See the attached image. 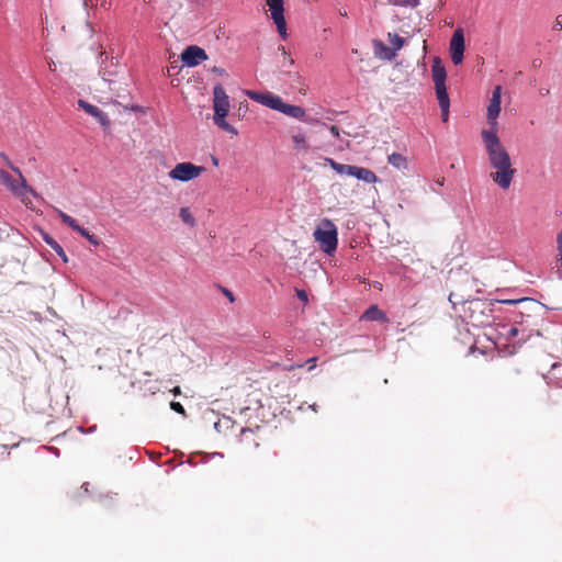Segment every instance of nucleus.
I'll use <instances>...</instances> for the list:
<instances>
[{
  "instance_id": "obj_7",
  "label": "nucleus",
  "mask_w": 562,
  "mask_h": 562,
  "mask_svg": "<svg viewBox=\"0 0 562 562\" xmlns=\"http://www.w3.org/2000/svg\"><path fill=\"white\" fill-rule=\"evenodd\" d=\"M205 171L202 166L192 162H179L168 173L172 180L187 182L200 177Z\"/></svg>"
},
{
  "instance_id": "obj_10",
  "label": "nucleus",
  "mask_w": 562,
  "mask_h": 562,
  "mask_svg": "<svg viewBox=\"0 0 562 562\" xmlns=\"http://www.w3.org/2000/svg\"><path fill=\"white\" fill-rule=\"evenodd\" d=\"M57 213H58V216L60 217V220L63 221V223H65L70 228H72L75 232L80 234L90 244H92L93 246L100 245V240L94 235H91L85 227L80 226L74 217H71L70 215H68L67 213H65L60 210H57Z\"/></svg>"
},
{
  "instance_id": "obj_2",
  "label": "nucleus",
  "mask_w": 562,
  "mask_h": 562,
  "mask_svg": "<svg viewBox=\"0 0 562 562\" xmlns=\"http://www.w3.org/2000/svg\"><path fill=\"white\" fill-rule=\"evenodd\" d=\"M431 78L435 85V92L441 111V120L443 123H447L450 113V99L446 86L447 71L439 57H435L432 60Z\"/></svg>"
},
{
  "instance_id": "obj_37",
  "label": "nucleus",
  "mask_w": 562,
  "mask_h": 562,
  "mask_svg": "<svg viewBox=\"0 0 562 562\" xmlns=\"http://www.w3.org/2000/svg\"><path fill=\"white\" fill-rule=\"evenodd\" d=\"M213 71H214V72H216V74H218V75H224V74H225V70H224V69H222V68H218V67H214V68H213Z\"/></svg>"
},
{
  "instance_id": "obj_12",
  "label": "nucleus",
  "mask_w": 562,
  "mask_h": 562,
  "mask_svg": "<svg viewBox=\"0 0 562 562\" xmlns=\"http://www.w3.org/2000/svg\"><path fill=\"white\" fill-rule=\"evenodd\" d=\"M78 105L86 112L88 113L89 115L95 117L98 120V122L104 126V127H109L110 126V120L108 117V115L102 112L98 106L95 105H92L90 103H88L87 101L85 100H79L78 101Z\"/></svg>"
},
{
  "instance_id": "obj_36",
  "label": "nucleus",
  "mask_w": 562,
  "mask_h": 562,
  "mask_svg": "<svg viewBox=\"0 0 562 562\" xmlns=\"http://www.w3.org/2000/svg\"><path fill=\"white\" fill-rule=\"evenodd\" d=\"M241 435H243V437H244V438H248L249 436H252V435H254V432H252V430H250V429H247V430H245V429H244V430L241 431Z\"/></svg>"
},
{
  "instance_id": "obj_14",
  "label": "nucleus",
  "mask_w": 562,
  "mask_h": 562,
  "mask_svg": "<svg viewBox=\"0 0 562 562\" xmlns=\"http://www.w3.org/2000/svg\"><path fill=\"white\" fill-rule=\"evenodd\" d=\"M361 319L370 321V322H389L386 314L378 307V305H371L362 314Z\"/></svg>"
},
{
  "instance_id": "obj_29",
  "label": "nucleus",
  "mask_w": 562,
  "mask_h": 562,
  "mask_svg": "<svg viewBox=\"0 0 562 562\" xmlns=\"http://www.w3.org/2000/svg\"><path fill=\"white\" fill-rule=\"evenodd\" d=\"M317 358L313 357L306 361V364H308V370H313L316 367Z\"/></svg>"
},
{
  "instance_id": "obj_9",
  "label": "nucleus",
  "mask_w": 562,
  "mask_h": 562,
  "mask_svg": "<svg viewBox=\"0 0 562 562\" xmlns=\"http://www.w3.org/2000/svg\"><path fill=\"white\" fill-rule=\"evenodd\" d=\"M464 34L462 29H457L450 41L451 60L454 65H459L463 60L464 54Z\"/></svg>"
},
{
  "instance_id": "obj_34",
  "label": "nucleus",
  "mask_w": 562,
  "mask_h": 562,
  "mask_svg": "<svg viewBox=\"0 0 562 562\" xmlns=\"http://www.w3.org/2000/svg\"><path fill=\"white\" fill-rule=\"evenodd\" d=\"M223 292L231 302H234V295L229 290L224 289Z\"/></svg>"
},
{
  "instance_id": "obj_1",
  "label": "nucleus",
  "mask_w": 562,
  "mask_h": 562,
  "mask_svg": "<svg viewBox=\"0 0 562 562\" xmlns=\"http://www.w3.org/2000/svg\"><path fill=\"white\" fill-rule=\"evenodd\" d=\"M502 87L496 86L493 90L487 106V123L490 128L481 131V138L484 145L487 162L491 168L490 177L502 190H508L516 175L510 155L497 133V116L501 112Z\"/></svg>"
},
{
  "instance_id": "obj_20",
  "label": "nucleus",
  "mask_w": 562,
  "mask_h": 562,
  "mask_svg": "<svg viewBox=\"0 0 562 562\" xmlns=\"http://www.w3.org/2000/svg\"><path fill=\"white\" fill-rule=\"evenodd\" d=\"M387 38L391 45L393 46L392 48L395 53L400 50L405 44V40L395 33H389Z\"/></svg>"
},
{
  "instance_id": "obj_23",
  "label": "nucleus",
  "mask_w": 562,
  "mask_h": 562,
  "mask_svg": "<svg viewBox=\"0 0 562 562\" xmlns=\"http://www.w3.org/2000/svg\"><path fill=\"white\" fill-rule=\"evenodd\" d=\"M393 4L416 8L419 4V0H394Z\"/></svg>"
},
{
  "instance_id": "obj_33",
  "label": "nucleus",
  "mask_w": 562,
  "mask_h": 562,
  "mask_svg": "<svg viewBox=\"0 0 562 562\" xmlns=\"http://www.w3.org/2000/svg\"><path fill=\"white\" fill-rule=\"evenodd\" d=\"M519 330L517 327H512L509 330H508V336L509 337H516L518 335Z\"/></svg>"
},
{
  "instance_id": "obj_38",
  "label": "nucleus",
  "mask_w": 562,
  "mask_h": 562,
  "mask_svg": "<svg viewBox=\"0 0 562 562\" xmlns=\"http://www.w3.org/2000/svg\"><path fill=\"white\" fill-rule=\"evenodd\" d=\"M303 366H304V364H302V363H301V364H296V366H290V367L288 368V370H289V371H291V370H293V369H295V368H303Z\"/></svg>"
},
{
  "instance_id": "obj_6",
  "label": "nucleus",
  "mask_w": 562,
  "mask_h": 562,
  "mask_svg": "<svg viewBox=\"0 0 562 562\" xmlns=\"http://www.w3.org/2000/svg\"><path fill=\"white\" fill-rule=\"evenodd\" d=\"M4 158L8 161L10 168L15 173L19 175L20 182L14 180L7 171L3 170H0V182L8 189H10L16 196L21 198L22 202L27 203L26 194L30 193L36 196L35 191L26 183V180L23 177L21 170L18 167H14L12 164H10L7 156H4Z\"/></svg>"
},
{
  "instance_id": "obj_18",
  "label": "nucleus",
  "mask_w": 562,
  "mask_h": 562,
  "mask_svg": "<svg viewBox=\"0 0 562 562\" xmlns=\"http://www.w3.org/2000/svg\"><path fill=\"white\" fill-rule=\"evenodd\" d=\"M179 216L184 224H187L191 227L195 226V224H196L195 218L192 215V213L190 212L189 207H181L179 211Z\"/></svg>"
},
{
  "instance_id": "obj_11",
  "label": "nucleus",
  "mask_w": 562,
  "mask_h": 562,
  "mask_svg": "<svg viewBox=\"0 0 562 562\" xmlns=\"http://www.w3.org/2000/svg\"><path fill=\"white\" fill-rule=\"evenodd\" d=\"M182 61L189 66H198L203 60L207 59L205 50L199 46L192 45L187 47L181 54Z\"/></svg>"
},
{
  "instance_id": "obj_24",
  "label": "nucleus",
  "mask_w": 562,
  "mask_h": 562,
  "mask_svg": "<svg viewBox=\"0 0 562 562\" xmlns=\"http://www.w3.org/2000/svg\"><path fill=\"white\" fill-rule=\"evenodd\" d=\"M557 249H558L557 258H558V261L562 266V232L558 233V235H557Z\"/></svg>"
},
{
  "instance_id": "obj_5",
  "label": "nucleus",
  "mask_w": 562,
  "mask_h": 562,
  "mask_svg": "<svg viewBox=\"0 0 562 562\" xmlns=\"http://www.w3.org/2000/svg\"><path fill=\"white\" fill-rule=\"evenodd\" d=\"M313 237L319 249L327 255H333L338 246V229L329 218H323L316 226Z\"/></svg>"
},
{
  "instance_id": "obj_28",
  "label": "nucleus",
  "mask_w": 562,
  "mask_h": 562,
  "mask_svg": "<svg viewBox=\"0 0 562 562\" xmlns=\"http://www.w3.org/2000/svg\"><path fill=\"white\" fill-rule=\"evenodd\" d=\"M296 295L299 300H301L304 303L308 302L307 293L304 290H296Z\"/></svg>"
},
{
  "instance_id": "obj_41",
  "label": "nucleus",
  "mask_w": 562,
  "mask_h": 562,
  "mask_svg": "<svg viewBox=\"0 0 562 562\" xmlns=\"http://www.w3.org/2000/svg\"><path fill=\"white\" fill-rule=\"evenodd\" d=\"M213 164H214L215 166H217V164H218V162H217V159H216V158H213Z\"/></svg>"
},
{
  "instance_id": "obj_13",
  "label": "nucleus",
  "mask_w": 562,
  "mask_h": 562,
  "mask_svg": "<svg viewBox=\"0 0 562 562\" xmlns=\"http://www.w3.org/2000/svg\"><path fill=\"white\" fill-rule=\"evenodd\" d=\"M372 44H373L374 55L376 58L382 59V60H392L393 58H395L396 54L393 50V48L386 46L382 41L373 40Z\"/></svg>"
},
{
  "instance_id": "obj_19",
  "label": "nucleus",
  "mask_w": 562,
  "mask_h": 562,
  "mask_svg": "<svg viewBox=\"0 0 562 562\" xmlns=\"http://www.w3.org/2000/svg\"><path fill=\"white\" fill-rule=\"evenodd\" d=\"M483 305H484V304H483L480 300L470 301V302L468 303V311L471 313V314L469 315V318L471 319V322H475V321H477V318H476V317H474V315H473V314H474L476 311H479L480 313H483V310H482Z\"/></svg>"
},
{
  "instance_id": "obj_8",
  "label": "nucleus",
  "mask_w": 562,
  "mask_h": 562,
  "mask_svg": "<svg viewBox=\"0 0 562 562\" xmlns=\"http://www.w3.org/2000/svg\"><path fill=\"white\" fill-rule=\"evenodd\" d=\"M269 11L271 12V19L273 20L278 33L283 40L288 37L286 34V22L284 19V0H266Z\"/></svg>"
},
{
  "instance_id": "obj_26",
  "label": "nucleus",
  "mask_w": 562,
  "mask_h": 562,
  "mask_svg": "<svg viewBox=\"0 0 562 562\" xmlns=\"http://www.w3.org/2000/svg\"><path fill=\"white\" fill-rule=\"evenodd\" d=\"M10 457V451L5 445L0 443V461L7 460Z\"/></svg>"
},
{
  "instance_id": "obj_31",
  "label": "nucleus",
  "mask_w": 562,
  "mask_h": 562,
  "mask_svg": "<svg viewBox=\"0 0 562 562\" xmlns=\"http://www.w3.org/2000/svg\"><path fill=\"white\" fill-rule=\"evenodd\" d=\"M326 162L336 171L339 162L335 161L333 158H326Z\"/></svg>"
},
{
  "instance_id": "obj_40",
  "label": "nucleus",
  "mask_w": 562,
  "mask_h": 562,
  "mask_svg": "<svg viewBox=\"0 0 562 562\" xmlns=\"http://www.w3.org/2000/svg\"><path fill=\"white\" fill-rule=\"evenodd\" d=\"M339 13H340V15H342V16H346V15H347V12H346V10H344V11H340Z\"/></svg>"
},
{
  "instance_id": "obj_39",
  "label": "nucleus",
  "mask_w": 562,
  "mask_h": 562,
  "mask_svg": "<svg viewBox=\"0 0 562 562\" xmlns=\"http://www.w3.org/2000/svg\"><path fill=\"white\" fill-rule=\"evenodd\" d=\"M443 181H445V179H443V178H441V179H438V180H437V183H438V184H440V186H442V184H443Z\"/></svg>"
},
{
  "instance_id": "obj_43",
  "label": "nucleus",
  "mask_w": 562,
  "mask_h": 562,
  "mask_svg": "<svg viewBox=\"0 0 562 562\" xmlns=\"http://www.w3.org/2000/svg\"><path fill=\"white\" fill-rule=\"evenodd\" d=\"M542 94H548L549 93V90H542L541 92Z\"/></svg>"
},
{
  "instance_id": "obj_35",
  "label": "nucleus",
  "mask_w": 562,
  "mask_h": 562,
  "mask_svg": "<svg viewBox=\"0 0 562 562\" xmlns=\"http://www.w3.org/2000/svg\"><path fill=\"white\" fill-rule=\"evenodd\" d=\"M175 396H178L181 394V389L180 386H175L171 391H170Z\"/></svg>"
},
{
  "instance_id": "obj_3",
  "label": "nucleus",
  "mask_w": 562,
  "mask_h": 562,
  "mask_svg": "<svg viewBox=\"0 0 562 562\" xmlns=\"http://www.w3.org/2000/svg\"><path fill=\"white\" fill-rule=\"evenodd\" d=\"M248 95L250 99L272 109L276 111H279L283 113L284 115H288L290 117L305 121L306 112L302 106L288 104L283 102V100L271 92L267 93H259V92H248Z\"/></svg>"
},
{
  "instance_id": "obj_30",
  "label": "nucleus",
  "mask_w": 562,
  "mask_h": 562,
  "mask_svg": "<svg viewBox=\"0 0 562 562\" xmlns=\"http://www.w3.org/2000/svg\"><path fill=\"white\" fill-rule=\"evenodd\" d=\"M328 130L335 137H339V128L336 125L328 126Z\"/></svg>"
},
{
  "instance_id": "obj_27",
  "label": "nucleus",
  "mask_w": 562,
  "mask_h": 562,
  "mask_svg": "<svg viewBox=\"0 0 562 562\" xmlns=\"http://www.w3.org/2000/svg\"><path fill=\"white\" fill-rule=\"evenodd\" d=\"M279 50H281L282 55L284 56V59H285L286 64H288L290 67H291V66H293V65H294V59H293V58H291V57L288 55V53H286V50H285V47H284V46H280V47H279Z\"/></svg>"
},
{
  "instance_id": "obj_16",
  "label": "nucleus",
  "mask_w": 562,
  "mask_h": 562,
  "mask_svg": "<svg viewBox=\"0 0 562 562\" xmlns=\"http://www.w3.org/2000/svg\"><path fill=\"white\" fill-rule=\"evenodd\" d=\"M387 162L398 170H406L408 168L407 157L400 153L389 155Z\"/></svg>"
},
{
  "instance_id": "obj_25",
  "label": "nucleus",
  "mask_w": 562,
  "mask_h": 562,
  "mask_svg": "<svg viewBox=\"0 0 562 562\" xmlns=\"http://www.w3.org/2000/svg\"><path fill=\"white\" fill-rule=\"evenodd\" d=\"M170 408L172 411H175L176 413H179V414L186 416V411L179 402H170Z\"/></svg>"
},
{
  "instance_id": "obj_15",
  "label": "nucleus",
  "mask_w": 562,
  "mask_h": 562,
  "mask_svg": "<svg viewBox=\"0 0 562 562\" xmlns=\"http://www.w3.org/2000/svg\"><path fill=\"white\" fill-rule=\"evenodd\" d=\"M352 177H356L357 179L362 180L367 183H375L379 180L376 175L372 170L358 166H356Z\"/></svg>"
},
{
  "instance_id": "obj_42",
  "label": "nucleus",
  "mask_w": 562,
  "mask_h": 562,
  "mask_svg": "<svg viewBox=\"0 0 562 562\" xmlns=\"http://www.w3.org/2000/svg\"><path fill=\"white\" fill-rule=\"evenodd\" d=\"M542 94H548L549 93V90H542L541 92Z\"/></svg>"
},
{
  "instance_id": "obj_17",
  "label": "nucleus",
  "mask_w": 562,
  "mask_h": 562,
  "mask_svg": "<svg viewBox=\"0 0 562 562\" xmlns=\"http://www.w3.org/2000/svg\"><path fill=\"white\" fill-rule=\"evenodd\" d=\"M44 240L65 262H67L68 259L65 250L53 237L45 235Z\"/></svg>"
},
{
  "instance_id": "obj_21",
  "label": "nucleus",
  "mask_w": 562,
  "mask_h": 562,
  "mask_svg": "<svg viewBox=\"0 0 562 562\" xmlns=\"http://www.w3.org/2000/svg\"><path fill=\"white\" fill-rule=\"evenodd\" d=\"M292 140H293V144H294V148L297 149V150H305L307 149V142H306V137L304 134H294L292 136Z\"/></svg>"
},
{
  "instance_id": "obj_22",
  "label": "nucleus",
  "mask_w": 562,
  "mask_h": 562,
  "mask_svg": "<svg viewBox=\"0 0 562 562\" xmlns=\"http://www.w3.org/2000/svg\"><path fill=\"white\" fill-rule=\"evenodd\" d=\"M355 169L356 166L339 164L338 167L336 168V172L339 175H347L352 177Z\"/></svg>"
},
{
  "instance_id": "obj_32",
  "label": "nucleus",
  "mask_w": 562,
  "mask_h": 562,
  "mask_svg": "<svg viewBox=\"0 0 562 562\" xmlns=\"http://www.w3.org/2000/svg\"><path fill=\"white\" fill-rule=\"evenodd\" d=\"M527 299H520V300H504L502 301L503 303L505 304H509V305H514V304H517L519 302H522V301H526Z\"/></svg>"
},
{
  "instance_id": "obj_4",
  "label": "nucleus",
  "mask_w": 562,
  "mask_h": 562,
  "mask_svg": "<svg viewBox=\"0 0 562 562\" xmlns=\"http://www.w3.org/2000/svg\"><path fill=\"white\" fill-rule=\"evenodd\" d=\"M229 108V97L224 87L221 83L215 85L213 89L214 123L223 131L237 135V130L226 122Z\"/></svg>"
}]
</instances>
